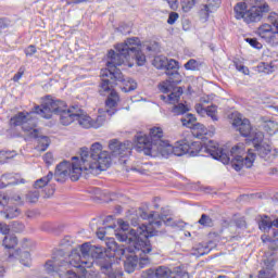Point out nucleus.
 Returning <instances> with one entry per match:
<instances>
[{
    "label": "nucleus",
    "instance_id": "obj_1",
    "mask_svg": "<svg viewBox=\"0 0 278 278\" xmlns=\"http://www.w3.org/2000/svg\"><path fill=\"white\" fill-rule=\"evenodd\" d=\"M114 50L109 51L110 61H108L106 70L101 72V83L99 86V92L102 97H108L105 101V112L109 116L116 114V106L118 105V93L114 90L116 81H125L123 90L125 92H131L138 88L136 80L128 78L125 80L123 72L116 66H122L128 60H135L137 66H144L147 63V55L140 50V39L138 37L128 38L124 43H118Z\"/></svg>",
    "mask_w": 278,
    "mask_h": 278
},
{
    "label": "nucleus",
    "instance_id": "obj_2",
    "mask_svg": "<svg viewBox=\"0 0 278 278\" xmlns=\"http://www.w3.org/2000/svg\"><path fill=\"white\" fill-rule=\"evenodd\" d=\"M116 239L119 242H125L128 245H118L113 242L111 251H113L114 257L121 260L126 257L124 261V268L126 273L131 274L138 266V255L142 253H151V242L149 241V232L147 228H139V232L130 230L129 233L116 232Z\"/></svg>",
    "mask_w": 278,
    "mask_h": 278
},
{
    "label": "nucleus",
    "instance_id": "obj_3",
    "mask_svg": "<svg viewBox=\"0 0 278 278\" xmlns=\"http://www.w3.org/2000/svg\"><path fill=\"white\" fill-rule=\"evenodd\" d=\"M34 114H39L41 118H51L53 114L60 116L61 125L68 126L74 121L78 122L84 129H90L92 127V117L88 116L79 105H73L66 109V103L62 100H55L51 97H47L41 106H35Z\"/></svg>",
    "mask_w": 278,
    "mask_h": 278
},
{
    "label": "nucleus",
    "instance_id": "obj_4",
    "mask_svg": "<svg viewBox=\"0 0 278 278\" xmlns=\"http://www.w3.org/2000/svg\"><path fill=\"white\" fill-rule=\"evenodd\" d=\"M110 254L105 252L102 247L91 245L84 243L79 250H73L70 254V264L74 268H90L94 264V260L100 265L101 273H112V266H114V251H112V244L109 247Z\"/></svg>",
    "mask_w": 278,
    "mask_h": 278
},
{
    "label": "nucleus",
    "instance_id": "obj_5",
    "mask_svg": "<svg viewBox=\"0 0 278 278\" xmlns=\"http://www.w3.org/2000/svg\"><path fill=\"white\" fill-rule=\"evenodd\" d=\"M201 151L210 153L214 160H219L224 164H231L235 170H242V168H251L255 162V153L249 150L244 153V144H238L231 148L230 153L225 149L218 148V143L210 140L201 147ZM245 154V155H244Z\"/></svg>",
    "mask_w": 278,
    "mask_h": 278
},
{
    "label": "nucleus",
    "instance_id": "obj_6",
    "mask_svg": "<svg viewBox=\"0 0 278 278\" xmlns=\"http://www.w3.org/2000/svg\"><path fill=\"white\" fill-rule=\"evenodd\" d=\"M80 164L83 167H75L73 179H79L83 170L90 173L91 175H99L102 170H108L112 164V157L110 152L103 151V146L100 142H96L91 146L90 152L88 148L80 150Z\"/></svg>",
    "mask_w": 278,
    "mask_h": 278
},
{
    "label": "nucleus",
    "instance_id": "obj_7",
    "mask_svg": "<svg viewBox=\"0 0 278 278\" xmlns=\"http://www.w3.org/2000/svg\"><path fill=\"white\" fill-rule=\"evenodd\" d=\"M154 66H156V68H165V73L168 75V79L160 85L161 92L167 93V97L161 94L160 99L165 101V103H177L184 94V89L177 87V84H181V76L178 72L179 62L173 59L166 61L157 56L154 59Z\"/></svg>",
    "mask_w": 278,
    "mask_h": 278
},
{
    "label": "nucleus",
    "instance_id": "obj_8",
    "mask_svg": "<svg viewBox=\"0 0 278 278\" xmlns=\"http://www.w3.org/2000/svg\"><path fill=\"white\" fill-rule=\"evenodd\" d=\"M164 131L161 127H153L150 129V137L139 132L136 136V151L138 153H143L144 155H151L152 157H157L162 154L164 148L168 141L163 140Z\"/></svg>",
    "mask_w": 278,
    "mask_h": 278
},
{
    "label": "nucleus",
    "instance_id": "obj_9",
    "mask_svg": "<svg viewBox=\"0 0 278 278\" xmlns=\"http://www.w3.org/2000/svg\"><path fill=\"white\" fill-rule=\"evenodd\" d=\"M228 118L232 127L240 132L243 138H252L254 147L264 143V132L262 130H253L251 122L248 118H242V114L233 112Z\"/></svg>",
    "mask_w": 278,
    "mask_h": 278
},
{
    "label": "nucleus",
    "instance_id": "obj_10",
    "mask_svg": "<svg viewBox=\"0 0 278 278\" xmlns=\"http://www.w3.org/2000/svg\"><path fill=\"white\" fill-rule=\"evenodd\" d=\"M51 179H53V172H49L47 176L37 179L34 184L35 190H30L25 194L26 203H38V199H40V190L43 199H51L55 193V188L49 185Z\"/></svg>",
    "mask_w": 278,
    "mask_h": 278
},
{
    "label": "nucleus",
    "instance_id": "obj_11",
    "mask_svg": "<svg viewBox=\"0 0 278 278\" xmlns=\"http://www.w3.org/2000/svg\"><path fill=\"white\" fill-rule=\"evenodd\" d=\"M73 163L63 161L59 165H56L55 172H54V179L59 182H64L67 177L71 178L72 181H78L79 179H73L75 177V168H84V165L79 161V157L74 156L72 157Z\"/></svg>",
    "mask_w": 278,
    "mask_h": 278
},
{
    "label": "nucleus",
    "instance_id": "obj_12",
    "mask_svg": "<svg viewBox=\"0 0 278 278\" xmlns=\"http://www.w3.org/2000/svg\"><path fill=\"white\" fill-rule=\"evenodd\" d=\"M249 8L245 15V23H258L266 12H268V4L264 0H245Z\"/></svg>",
    "mask_w": 278,
    "mask_h": 278
},
{
    "label": "nucleus",
    "instance_id": "obj_13",
    "mask_svg": "<svg viewBox=\"0 0 278 278\" xmlns=\"http://www.w3.org/2000/svg\"><path fill=\"white\" fill-rule=\"evenodd\" d=\"M38 121L31 116V113L20 112L11 118L13 127H22L23 131L31 134L36 129Z\"/></svg>",
    "mask_w": 278,
    "mask_h": 278
},
{
    "label": "nucleus",
    "instance_id": "obj_14",
    "mask_svg": "<svg viewBox=\"0 0 278 278\" xmlns=\"http://www.w3.org/2000/svg\"><path fill=\"white\" fill-rule=\"evenodd\" d=\"M186 153H190L191 155L194 153V151H192V147H190V143L187 141H178L175 146L169 144L167 141V144L163 148L161 155L163 157H168V155H177L180 157L181 155H186Z\"/></svg>",
    "mask_w": 278,
    "mask_h": 278
},
{
    "label": "nucleus",
    "instance_id": "obj_15",
    "mask_svg": "<svg viewBox=\"0 0 278 278\" xmlns=\"http://www.w3.org/2000/svg\"><path fill=\"white\" fill-rule=\"evenodd\" d=\"M117 225L119 227V230L114 229V226L98 228V230H97L98 238L100 240H103V238H105V236H108V233H114V236L116 238V233H127V231H129V223H127L123 219H118Z\"/></svg>",
    "mask_w": 278,
    "mask_h": 278
},
{
    "label": "nucleus",
    "instance_id": "obj_16",
    "mask_svg": "<svg viewBox=\"0 0 278 278\" xmlns=\"http://www.w3.org/2000/svg\"><path fill=\"white\" fill-rule=\"evenodd\" d=\"M109 149L112 155L125 157V155L131 153V143L129 141L121 142L117 139H113L109 142Z\"/></svg>",
    "mask_w": 278,
    "mask_h": 278
},
{
    "label": "nucleus",
    "instance_id": "obj_17",
    "mask_svg": "<svg viewBox=\"0 0 278 278\" xmlns=\"http://www.w3.org/2000/svg\"><path fill=\"white\" fill-rule=\"evenodd\" d=\"M10 203V198L5 194H0V214L3 218L12 219L21 215L18 207L7 206Z\"/></svg>",
    "mask_w": 278,
    "mask_h": 278
},
{
    "label": "nucleus",
    "instance_id": "obj_18",
    "mask_svg": "<svg viewBox=\"0 0 278 278\" xmlns=\"http://www.w3.org/2000/svg\"><path fill=\"white\" fill-rule=\"evenodd\" d=\"M64 266H72L71 265V256L68 257V261H64V258L54 256L50 261L46 262L45 269L48 273V275H51L53 273H59L60 268H62Z\"/></svg>",
    "mask_w": 278,
    "mask_h": 278
},
{
    "label": "nucleus",
    "instance_id": "obj_19",
    "mask_svg": "<svg viewBox=\"0 0 278 278\" xmlns=\"http://www.w3.org/2000/svg\"><path fill=\"white\" fill-rule=\"evenodd\" d=\"M266 255L270 256L264 260L265 268L260 270L258 278H275L273 268L277 261L273 257V252H267Z\"/></svg>",
    "mask_w": 278,
    "mask_h": 278
},
{
    "label": "nucleus",
    "instance_id": "obj_20",
    "mask_svg": "<svg viewBox=\"0 0 278 278\" xmlns=\"http://www.w3.org/2000/svg\"><path fill=\"white\" fill-rule=\"evenodd\" d=\"M30 138H37L38 146L36 147L37 151H45L46 149H49V146L51 144V140L47 136H38V129H34L28 134Z\"/></svg>",
    "mask_w": 278,
    "mask_h": 278
},
{
    "label": "nucleus",
    "instance_id": "obj_21",
    "mask_svg": "<svg viewBox=\"0 0 278 278\" xmlns=\"http://www.w3.org/2000/svg\"><path fill=\"white\" fill-rule=\"evenodd\" d=\"M254 151L258 155V157H263L264 160H268L270 157V153L273 151V147L266 142L256 143L254 146Z\"/></svg>",
    "mask_w": 278,
    "mask_h": 278
},
{
    "label": "nucleus",
    "instance_id": "obj_22",
    "mask_svg": "<svg viewBox=\"0 0 278 278\" xmlns=\"http://www.w3.org/2000/svg\"><path fill=\"white\" fill-rule=\"evenodd\" d=\"M249 3H247L245 0L243 2H238L235 5V18L240 21V18H243V21L247 18V12H249Z\"/></svg>",
    "mask_w": 278,
    "mask_h": 278
},
{
    "label": "nucleus",
    "instance_id": "obj_23",
    "mask_svg": "<svg viewBox=\"0 0 278 278\" xmlns=\"http://www.w3.org/2000/svg\"><path fill=\"white\" fill-rule=\"evenodd\" d=\"M220 8V0H207V4L203 5L201 9V14L204 16H210L212 12H216Z\"/></svg>",
    "mask_w": 278,
    "mask_h": 278
},
{
    "label": "nucleus",
    "instance_id": "obj_24",
    "mask_svg": "<svg viewBox=\"0 0 278 278\" xmlns=\"http://www.w3.org/2000/svg\"><path fill=\"white\" fill-rule=\"evenodd\" d=\"M9 257H15L16 260H20L23 266H30L31 264V255L27 251H15L13 254H10Z\"/></svg>",
    "mask_w": 278,
    "mask_h": 278
},
{
    "label": "nucleus",
    "instance_id": "obj_25",
    "mask_svg": "<svg viewBox=\"0 0 278 278\" xmlns=\"http://www.w3.org/2000/svg\"><path fill=\"white\" fill-rule=\"evenodd\" d=\"M14 179H16V178H14L13 174L2 175V177H1L2 187L5 188V186H14L17 184H25V179H23V178L21 180H14Z\"/></svg>",
    "mask_w": 278,
    "mask_h": 278
},
{
    "label": "nucleus",
    "instance_id": "obj_26",
    "mask_svg": "<svg viewBox=\"0 0 278 278\" xmlns=\"http://www.w3.org/2000/svg\"><path fill=\"white\" fill-rule=\"evenodd\" d=\"M130 223H131V225H132V227H138L137 229H130L128 232H126V236H129V232L130 231H137V233H140V229H142V228H146V231H148V238H151V237H153V232H149V226H147V225H142V226H140V224L138 223V216H132L131 218H130Z\"/></svg>",
    "mask_w": 278,
    "mask_h": 278
},
{
    "label": "nucleus",
    "instance_id": "obj_27",
    "mask_svg": "<svg viewBox=\"0 0 278 278\" xmlns=\"http://www.w3.org/2000/svg\"><path fill=\"white\" fill-rule=\"evenodd\" d=\"M262 127L269 136H275L278 131V124L275 121H266L263 123Z\"/></svg>",
    "mask_w": 278,
    "mask_h": 278
},
{
    "label": "nucleus",
    "instance_id": "obj_28",
    "mask_svg": "<svg viewBox=\"0 0 278 278\" xmlns=\"http://www.w3.org/2000/svg\"><path fill=\"white\" fill-rule=\"evenodd\" d=\"M178 103V104H176ZM170 105H174L172 108V114H174V116H181V114H186V112H188V106H186V104L184 103H179V99L177 102L175 103H169Z\"/></svg>",
    "mask_w": 278,
    "mask_h": 278
},
{
    "label": "nucleus",
    "instance_id": "obj_29",
    "mask_svg": "<svg viewBox=\"0 0 278 278\" xmlns=\"http://www.w3.org/2000/svg\"><path fill=\"white\" fill-rule=\"evenodd\" d=\"M2 244L5 249H14V247L18 244V238H16L14 235H7L3 238Z\"/></svg>",
    "mask_w": 278,
    "mask_h": 278
},
{
    "label": "nucleus",
    "instance_id": "obj_30",
    "mask_svg": "<svg viewBox=\"0 0 278 278\" xmlns=\"http://www.w3.org/2000/svg\"><path fill=\"white\" fill-rule=\"evenodd\" d=\"M191 129H193V136L197 138H203L207 135V128L201 123L193 124Z\"/></svg>",
    "mask_w": 278,
    "mask_h": 278
},
{
    "label": "nucleus",
    "instance_id": "obj_31",
    "mask_svg": "<svg viewBox=\"0 0 278 278\" xmlns=\"http://www.w3.org/2000/svg\"><path fill=\"white\" fill-rule=\"evenodd\" d=\"M173 270L166 266L156 267V278H170Z\"/></svg>",
    "mask_w": 278,
    "mask_h": 278
},
{
    "label": "nucleus",
    "instance_id": "obj_32",
    "mask_svg": "<svg viewBox=\"0 0 278 278\" xmlns=\"http://www.w3.org/2000/svg\"><path fill=\"white\" fill-rule=\"evenodd\" d=\"M12 157H16V151H0V164H5V162L12 160Z\"/></svg>",
    "mask_w": 278,
    "mask_h": 278
},
{
    "label": "nucleus",
    "instance_id": "obj_33",
    "mask_svg": "<svg viewBox=\"0 0 278 278\" xmlns=\"http://www.w3.org/2000/svg\"><path fill=\"white\" fill-rule=\"evenodd\" d=\"M148 253L151 252H141V255H138V263L140 268H144L146 266H148V264H151V258L147 256Z\"/></svg>",
    "mask_w": 278,
    "mask_h": 278
},
{
    "label": "nucleus",
    "instance_id": "obj_34",
    "mask_svg": "<svg viewBox=\"0 0 278 278\" xmlns=\"http://www.w3.org/2000/svg\"><path fill=\"white\" fill-rule=\"evenodd\" d=\"M198 223L202 227H214V220L207 214H202Z\"/></svg>",
    "mask_w": 278,
    "mask_h": 278
},
{
    "label": "nucleus",
    "instance_id": "obj_35",
    "mask_svg": "<svg viewBox=\"0 0 278 278\" xmlns=\"http://www.w3.org/2000/svg\"><path fill=\"white\" fill-rule=\"evenodd\" d=\"M173 278H190L188 271L184 270L181 267H175L172 270Z\"/></svg>",
    "mask_w": 278,
    "mask_h": 278
},
{
    "label": "nucleus",
    "instance_id": "obj_36",
    "mask_svg": "<svg viewBox=\"0 0 278 278\" xmlns=\"http://www.w3.org/2000/svg\"><path fill=\"white\" fill-rule=\"evenodd\" d=\"M181 123L185 127L192 129V125H195L197 123V117L192 114H188L186 118H181Z\"/></svg>",
    "mask_w": 278,
    "mask_h": 278
},
{
    "label": "nucleus",
    "instance_id": "obj_37",
    "mask_svg": "<svg viewBox=\"0 0 278 278\" xmlns=\"http://www.w3.org/2000/svg\"><path fill=\"white\" fill-rule=\"evenodd\" d=\"M170 218H166V216H161L159 220H150V226L151 227H156L160 228L162 227V223L165 225H170Z\"/></svg>",
    "mask_w": 278,
    "mask_h": 278
},
{
    "label": "nucleus",
    "instance_id": "obj_38",
    "mask_svg": "<svg viewBox=\"0 0 278 278\" xmlns=\"http://www.w3.org/2000/svg\"><path fill=\"white\" fill-rule=\"evenodd\" d=\"M105 125V116L100 115L96 119H91V127L93 129H99V127H103Z\"/></svg>",
    "mask_w": 278,
    "mask_h": 278
},
{
    "label": "nucleus",
    "instance_id": "obj_39",
    "mask_svg": "<svg viewBox=\"0 0 278 278\" xmlns=\"http://www.w3.org/2000/svg\"><path fill=\"white\" fill-rule=\"evenodd\" d=\"M11 229L14 233H23V231H25V225L21 222H13L11 224Z\"/></svg>",
    "mask_w": 278,
    "mask_h": 278
},
{
    "label": "nucleus",
    "instance_id": "obj_40",
    "mask_svg": "<svg viewBox=\"0 0 278 278\" xmlns=\"http://www.w3.org/2000/svg\"><path fill=\"white\" fill-rule=\"evenodd\" d=\"M197 0H181V5L184 12H190L191 8H194Z\"/></svg>",
    "mask_w": 278,
    "mask_h": 278
},
{
    "label": "nucleus",
    "instance_id": "obj_41",
    "mask_svg": "<svg viewBox=\"0 0 278 278\" xmlns=\"http://www.w3.org/2000/svg\"><path fill=\"white\" fill-rule=\"evenodd\" d=\"M186 71H197L199 68V62L194 59H190L186 64H185Z\"/></svg>",
    "mask_w": 278,
    "mask_h": 278
},
{
    "label": "nucleus",
    "instance_id": "obj_42",
    "mask_svg": "<svg viewBox=\"0 0 278 278\" xmlns=\"http://www.w3.org/2000/svg\"><path fill=\"white\" fill-rule=\"evenodd\" d=\"M138 215L140 216V218H142V220H153V216H155V212H152L149 214L144 212V210H139Z\"/></svg>",
    "mask_w": 278,
    "mask_h": 278
},
{
    "label": "nucleus",
    "instance_id": "obj_43",
    "mask_svg": "<svg viewBox=\"0 0 278 278\" xmlns=\"http://www.w3.org/2000/svg\"><path fill=\"white\" fill-rule=\"evenodd\" d=\"M205 114H207L212 121H218V116H216V106L212 105L206 108Z\"/></svg>",
    "mask_w": 278,
    "mask_h": 278
},
{
    "label": "nucleus",
    "instance_id": "obj_44",
    "mask_svg": "<svg viewBox=\"0 0 278 278\" xmlns=\"http://www.w3.org/2000/svg\"><path fill=\"white\" fill-rule=\"evenodd\" d=\"M141 277L142 278H157L156 268L155 269L150 268V269L142 271Z\"/></svg>",
    "mask_w": 278,
    "mask_h": 278
},
{
    "label": "nucleus",
    "instance_id": "obj_45",
    "mask_svg": "<svg viewBox=\"0 0 278 278\" xmlns=\"http://www.w3.org/2000/svg\"><path fill=\"white\" fill-rule=\"evenodd\" d=\"M197 251H198V254H194V255H207V253H210V251H212V249H210L208 245H199L197 248Z\"/></svg>",
    "mask_w": 278,
    "mask_h": 278
},
{
    "label": "nucleus",
    "instance_id": "obj_46",
    "mask_svg": "<svg viewBox=\"0 0 278 278\" xmlns=\"http://www.w3.org/2000/svg\"><path fill=\"white\" fill-rule=\"evenodd\" d=\"M245 42L254 49H262V43H260L256 38H245Z\"/></svg>",
    "mask_w": 278,
    "mask_h": 278
},
{
    "label": "nucleus",
    "instance_id": "obj_47",
    "mask_svg": "<svg viewBox=\"0 0 278 278\" xmlns=\"http://www.w3.org/2000/svg\"><path fill=\"white\" fill-rule=\"evenodd\" d=\"M177 18H179V13H177V12L169 13V16L167 20L168 25H175Z\"/></svg>",
    "mask_w": 278,
    "mask_h": 278
},
{
    "label": "nucleus",
    "instance_id": "obj_48",
    "mask_svg": "<svg viewBox=\"0 0 278 278\" xmlns=\"http://www.w3.org/2000/svg\"><path fill=\"white\" fill-rule=\"evenodd\" d=\"M36 46H34V45H30V46H28L26 49H25V55H27V56H31V55H34V54H36Z\"/></svg>",
    "mask_w": 278,
    "mask_h": 278
},
{
    "label": "nucleus",
    "instance_id": "obj_49",
    "mask_svg": "<svg viewBox=\"0 0 278 278\" xmlns=\"http://www.w3.org/2000/svg\"><path fill=\"white\" fill-rule=\"evenodd\" d=\"M9 201L14 203L15 205H23V198H21V195L15 194L11 199H9Z\"/></svg>",
    "mask_w": 278,
    "mask_h": 278
},
{
    "label": "nucleus",
    "instance_id": "obj_50",
    "mask_svg": "<svg viewBox=\"0 0 278 278\" xmlns=\"http://www.w3.org/2000/svg\"><path fill=\"white\" fill-rule=\"evenodd\" d=\"M268 247L270 251H278V238L270 240Z\"/></svg>",
    "mask_w": 278,
    "mask_h": 278
},
{
    "label": "nucleus",
    "instance_id": "obj_51",
    "mask_svg": "<svg viewBox=\"0 0 278 278\" xmlns=\"http://www.w3.org/2000/svg\"><path fill=\"white\" fill-rule=\"evenodd\" d=\"M46 164H53V154L51 152H47L43 156Z\"/></svg>",
    "mask_w": 278,
    "mask_h": 278
},
{
    "label": "nucleus",
    "instance_id": "obj_52",
    "mask_svg": "<svg viewBox=\"0 0 278 278\" xmlns=\"http://www.w3.org/2000/svg\"><path fill=\"white\" fill-rule=\"evenodd\" d=\"M0 231H1V233H3V236H11L10 235V226H8V225H1L0 224Z\"/></svg>",
    "mask_w": 278,
    "mask_h": 278
},
{
    "label": "nucleus",
    "instance_id": "obj_53",
    "mask_svg": "<svg viewBox=\"0 0 278 278\" xmlns=\"http://www.w3.org/2000/svg\"><path fill=\"white\" fill-rule=\"evenodd\" d=\"M195 111H197L198 114H200V116H205L206 109L203 108L202 104H197L195 105Z\"/></svg>",
    "mask_w": 278,
    "mask_h": 278
},
{
    "label": "nucleus",
    "instance_id": "obj_54",
    "mask_svg": "<svg viewBox=\"0 0 278 278\" xmlns=\"http://www.w3.org/2000/svg\"><path fill=\"white\" fill-rule=\"evenodd\" d=\"M65 278H84L83 276H77V273L73 270H67L65 274Z\"/></svg>",
    "mask_w": 278,
    "mask_h": 278
},
{
    "label": "nucleus",
    "instance_id": "obj_55",
    "mask_svg": "<svg viewBox=\"0 0 278 278\" xmlns=\"http://www.w3.org/2000/svg\"><path fill=\"white\" fill-rule=\"evenodd\" d=\"M5 27H10V23L5 18H0V29H5Z\"/></svg>",
    "mask_w": 278,
    "mask_h": 278
},
{
    "label": "nucleus",
    "instance_id": "obj_56",
    "mask_svg": "<svg viewBox=\"0 0 278 278\" xmlns=\"http://www.w3.org/2000/svg\"><path fill=\"white\" fill-rule=\"evenodd\" d=\"M237 71H240V73H243V75H249V68H247L244 65H237Z\"/></svg>",
    "mask_w": 278,
    "mask_h": 278
},
{
    "label": "nucleus",
    "instance_id": "obj_57",
    "mask_svg": "<svg viewBox=\"0 0 278 278\" xmlns=\"http://www.w3.org/2000/svg\"><path fill=\"white\" fill-rule=\"evenodd\" d=\"M26 216L27 218H36V216H38V211H27Z\"/></svg>",
    "mask_w": 278,
    "mask_h": 278
},
{
    "label": "nucleus",
    "instance_id": "obj_58",
    "mask_svg": "<svg viewBox=\"0 0 278 278\" xmlns=\"http://www.w3.org/2000/svg\"><path fill=\"white\" fill-rule=\"evenodd\" d=\"M167 3L172 10H177V0H167Z\"/></svg>",
    "mask_w": 278,
    "mask_h": 278
},
{
    "label": "nucleus",
    "instance_id": "obj_59",
    "mask_svg": "<svg viewBox=\"0 0 278 278\" xmlns=\"http://www.w3.org/2000/svg\"><path fill=\"white\" fill-rule=\"evenodd\" d=\"M108 278H115L114 268L111 266V271H102Z\"/></svg>",
    "mask_w": 278,
    "mask_h": 278
},
{
    "label": "nucleus",
    "instance_id": "obj_60",
    "mask_svg": "<svg viewBox=\"0 0 278 278\" xmlns=\"http://www.w3.org/2000/svg\"><path fill=\"white\" fill-rule=\"evenodd\" d=\"M88 0H67L68 5L71 4H78V3H86Z\"/></svg>",
    "mask_w": 278,
    "mask_h": 278
},
{
    "label": "nucleus",
    "instance_id": "obj_61",
    "mask_svg": "<svg viewBox=\"0 0 278 278\" xmlns=\"http://www.w3.org/2000/svg\"><path fill=\"white\" fill-rule=\"evenodd\" d=\"M21 77H23V72H17L13 77V81H18Z\"/></svg>",
    "mask_w": 278,
    "mask_h": 278
},
{
    "label": "nucleus",
    "instance_id": "obj_62",
    "mask_svg": "<svg viewBox=\"0 0 278 278\" xmlns=\"http://www.w3.org/2000/svg\"><path fill=\"white\" fill-rule=\"evenodd\" d=\"M269 110L273 112V114H278V105H270Z\"/></svg>",
    "mask_w": 278,
    "mask_h": 278
},
{
    "label": "nucleus",
    "instance_id": "obj_63",
    "mask_svg": "<svg viewBox=\"0 0 278 278\" xmlns=\"http://www.w3.org/2000/svg\"><path fill=\"white\" fill-rule=\"evenodd\" d=\"M96 194H99V189H96Z\"/></svg>",
    "mask_w": 278,
    "mask_h": 278
},
{
    "label": "nucleus",
    "instance_id": "obj_64",
    "mask_svg": "<svg viewBox=\"0 0 278 278\" xmlns=\"http://www.w3.org/2000/svg\"><path fill=\"white\" fill-rule=\"evenodd\" d=\"M147 50H148V51H151V47H148Z\"/></svg>",
    "mask_w": 278,
    "mask_h": 278
}]
</instances>
